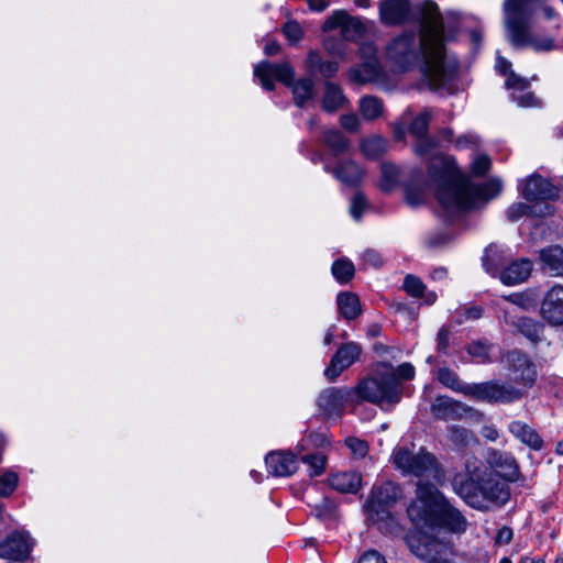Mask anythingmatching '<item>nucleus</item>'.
<instances>
[{"instance_id": "38", "label": "nucleus", "mask_w": 563, "mask_h": 563, "mask_svg": "<svg viewBox=\"0 0 563 563\" xmlns=\"http://www.w3.org/2000/svg\"><path fill=\"white\" fill-rule=\"evenodd\" d=\"M493 344L488 340H476L466 346V352L478 363H489Z\"/></svg>"}, {"instance_id": "2", "label": "nucleus", "mask_w": 563, "mask_h": 563, "mask_svg": "<svg viewBox=\"0 0 563 563\" xmlns=\"http://www.w3.org/2000/svg\"><path fill=\"white\" fill-rule=\"evenodd\" d=\"M407 514L418 529L439 528L461 533L467 526L462 512L453 507L431 483H418L416 499L408 506Z\"/></svg>"}, {"instance_id": "10", "label": "nucleus", "mask_w": 563, "mask_h": 563, "mask_svg": "<svg viewBox=\"0 0 563 563\" xmlns=\"http://www.w3.org/2000/svg\"><path fill=\"white\" fill-rule=\"evenodd\" d=\"M523 397V391L510 384L488 380L476 384L473 399L489 404H510Z\"/></svg>"}, {"instance_id": "62", "label": "nucleus", "mask_w": 563, "mask_h": 563, "mask_svg": "<svg viewBox=\"0 0 563 563\" xmlns=\"http://www.w3.org/2000/svg\"><path fill=\"white\" fill-rule=\"evenodd\" d=\"M514 100H516L522 107H530L534 104L536 97L531 92H525L519 96L512 95Z\"/></svg>"}, {"instance_id": "44", "label": "nucleus", "mask_w": 563, "mask_h": 563, "mask_svg": "<svg viewBox=\"0 0 563 563\" xmlns=\"http://www.w3.org/2000/svg\"><path fill=\"white\" fill-rule=\"evenodd\" d=\"M492 168V159L486 154H479L471 163V174L475 177L485 176Z\"/></svg>"}, {"instance_id": "6", "label": "nucleus", "mask_w": 563, "mask_h": 563, "mask_svg": "<svg viewBox=\"0 0 563 563\" xmlns=\"http://www.w3.org/2000/svg\"><path fill=\"white\" fill-rule=\"evenodd\" d=\"M453 196L442 195V199L453 206L451 212H465L475 208L478 201L487 202L496 198L503 190L499 178H489L482 184H474L468 176L457 179L453 187Z\"/></svg>"}, {"instance_id": "8", "label": "nucleus", "mask_w": 563, "mask_h": 563, "mask_svg": "<svg viewBox=\"0 0 563 563\" xmlns=\"http://www.w3.org/2000/svg\"><path fill=\"white\" fill-rule=\"evenodd\" d=\"M393 463L405 475L416 477H439V463L437 457L421 448L413 453L405 446L396 448L393 452Z\"/></svg>"}, {"instance_id": "11", "label": "nucleus", "mask_w": 563, "mask_h": 563, "mask_svg": "<svg viewBox=\"0 0 563 563\" xmlns=\"http://www.w3.org/2000/svg\"><path fill=\"white\" fill-rule=\"evenodd\" d=\"M430 411L435 420H463L465 418H474L481 416V412L452 397L439 395L431 402Z\"/></svg>"}, {"instance_id": "36", "label": "nucleus", "mask_w": 563, "mask_h": 563, "mask_svg": "<svg viewBox=\"0 0 563 563\" xmlns=\"http://www.w3.org/2000/svg\"><path fill=\"white\" fill-rule=\"evenodd\" d=\"M331 272L338 283L345 285L354 277L355 267L352 261L342 257L333 262Z\"/></svg>"}, {"instance_id": "61", "label": "nucleus", "mask_w": 563, "mask_h": 563, "mask_svg": "<svg viewBox=\"0 0 563 563\" xmlns=\"http://www.w3.org/2000/svg\"><path fill=\"white\" fill-rule=\"evenodd\" d=\"M358 563H387L385 558L377 551H366L358 560Z\"/></svg>"}, {"instance_id": "60", "label": "nucleus", "mask_w": 563, "mask_h": 563, "mask_svg": "<svg viewBox=\"0 0 563 563\" xmlns=\"http://www.w3.org/2000/svg\"><path fill=\"white\" fill-rule=\"evenodd\" d=\"M324 60H322L318 52L311 51L307 56V66L311 71H318Z\"/></svg>"}, {"instance_id": "27", "label": "nucleus", "mask_w": 563, "mask_h": 563, "mask_svg": "<svg viewBox=\"0 0 563 563\" xmlns=\"http://www.w3.org/2000/svg\"><path fill=\"white\" fill-rule=\"evenodd\" d=\"M543 268L551 276L563 277V249L559 245L548 246L539 252Z\"/></svg>"}, {"instance_id": "58", "label": "nucleus", "mask_w": 563, "mask_h": 563, "mask_svg": "<svg viewBox=\"0 0 563 563\" xmlns=\"http://www.w3.org/2000/svg\"><path fill=\"white\" fill-rule=\"evenodd\" d=\"M514 531L510 527L504 526L500 529H498L495 542L497 544H509L512 540Z\"/></svg>"}, {"instance_id": "42", "label": "nucleus", "mask_w": 563, "mask_h": 563, "mask_svg": "<svg viewBox=\"0 0 563 563\" xmlns=\"http://www.w3.org/2000/svg\"><path fill=\"white\" fill-rule=\"evenodd\" d=\"M430 120L431 113L429 111H423L418 114L409 125L410 134L415 137H422L428 135Z\"/></svg>"}, {"instance_id": "17", "label": "nucleus", "mask_w": 563, "mask_h": 563, "mask_svg": "<svg viewBox=\"0 0 563 563\" xmlns=\"http://www.w3.org/2000/svg\"><path fill=\"white\" fill-rule=\"evenodd\" d=\"M540 313L550 325H563V286L554 285L548 290L542 300Z\"/></svg>"}, {"instance_id": "32", "label": "nucleus", "mask_w": 563, "mask_h": 563, "mask_svg": "<svg viewBox=\"0 0 563 563\" xmlns=\"http://www.w3.org/2000/svg\"><path fill=\"white\" fill-rule=\"evenodd\" d=\"M360 148L366 158L378 159L387 152L388 141L380 135H372L361 141Z\"/></svg>"}, {"instance_id": "25", "label": "nucleus", "mask_w": 563, "mask_h": 563, "mask_svg": "<svg viewBox=\"0 0 563 563\" xmlns=\"http://www.w3.org/2000/svg\"><path fill=\"white\" fill-rule=\"evenodd\" d=\"M438 380L446 388H450L451 390L455 393H461L466 397L473 398L475 390H476V384H465L463 383L459 375L449 367H441L438 369L437 374Z\"/></svg>"}, {"instance_id": "40", "label": "nucleus", "mask_w": 563, "mask_h": 563, "mask_svg": "<svg viewBox=\"0 0 563 563\" xmlns=\"http://www.w3.org/2000/svg\"><path fill=\"white\" fill-rule=\"evenodd\" d=\"M446 430L450 442L457 448H465L474 440V433L464 427L452 424Z\"/></svg>"}, {"instance_id": "29", "label": "nucleus", "mask_w": 563, "mask_h": 563, "mask_svg": "<svg viewBox=\"0 0 563 563\" xmlns=\"http://www.w3.org/2000/svg\"><path fill=\"white\" fill-rule=\"evenodd\" d=\"M382 75V68L376 59L367 60L350 70V79L355 84L376 81Z\"/></svg>"}, {"instance_id": "53", "label": "nucleus", "mask_w": 563, "mask_h": 563, "mask_svg": "<svg viewBox=\"0 0 563 563\" xmlns=\"http://www.w3.org/2000/svg\"><path fill=\"white\" fill-rule=\"evenodd\" d=\"M450 329L446 325H442L437 334V351L441 354H448L450 346Z\"/></svg>"}, {"instance_id": "35", "label": "nucleus", "mask_w": 563, "mask_h": 563, "mask_svg": "<svg viewBox=\"0 0 563 563\" xmlns=\"http://www.w3.org/2000/svg\"><path fill=\"white\" fill-rule=\"evenodd\" d=\"M384 111L383 101L375 96H365L360 100V112L366 121L378 119Z\"/></svg>"}, {"instance_id": "20", "label": "nucleus", "mask_w": 563, "mask_h": 563, "mask_svg": "<svg viewBox=\"0 0 563 563\" xmlns=\"http://www.w3.org/2000/svg\"><path fill=\"white\" fill-rule=\"evenodd\" d=\"M508 431L518 441L533 451H541L544 448V441L541 434L525 421H511L508 424Z\"/></svg>"}, {"instance_id": "9", "label": "nucleus", "mask_w": 563, "mask_h": 563, "mask_svg": "<svg viewBox=\"0 0 563 563\" xmlns=\"http://www.w3.org/2000/svg\"><path fill=\"white\" fill-rule=\"evenodd\" d=\"M428 175L438 186L435 192L437 200L443 209L452 211L453 206L449 202L446 203V201L442 199V195L452 196L451 194H454V184L457 179L464 178L465 175L457 169L453 157L444 155H435L430 159L428 164Z\"/></svg>"}, {"instance_id": "5", "label": "nucleus", "mask_w": 563, "mask_h": 563, "mask_svg": "<svg viewBox=\"0 0 563 563\" xmlns=\"http://www.w3.org/2000/svg\"><path fill=\"white\" fill-rule=\"evenodd\" d=\"M385 371H377L375 375L361 379L353 390L361 401H367L382 408L385 405L393 406L398 404L402 397V386L396 377L390 364H383Z\"/></svg>"}, {"instance_id": "26", "label": "nucleus", "mask_w": 563, "mask_h": 563, "mask_svg": "<svg viewBox=\"0 0 563 563\" xmlns=\"http://www.w3.org/2000/svg\"><path fill=\"white\" fill-rule=\"evenodd\" d=\"M330 486L336 492L356 494L362 487V475L357 472H340L329 478Z\"/></svg>"}, {"instance_id": "55", "label": "nucleus", "mask_w": 563, "mask_h": 563, "mask_svg": "<svg viewBox=\"0 0 563 563\" xmlns=\"http://www.w3.org/2000/svg\"><path fill=\"white\" fill-rule=\"evenodd\" d=\"M340 123L349 132H357L360 128V119L355 113L341 115Z\"/></svg>"}, {"instance_id": "1", "label": "nucleus", "mask_w": 563, "mask_h": 563, "mask_svg": "<svg viewBox=\"0 0 563 563\" xmlns=\"http://www.w3.org/2000/svg\"><path fill=\"white\" fill-rule=\"evenodd\" d=\"M419 40L413 30H406L387 45V57L402 71L421 65L422 78L431 90L449 85L456 75V66L445 62V33L443 15L433 1H424L419 9Z\"/></svg>"}, {"instance_id": "45", "label": "nucleus", "mask_w": 563, "mask_h": 563, "mask_svg": "<svg viewBox=\"0 0 563 563\" xmlns=\"http://www.w3.org/2000/svg\"><path fill=\"white\" fill-rule=\"evenodd\" d=\"M19 477L15 472L7 471L0 476V496L9 497L18 486Z\"/></svg>"}, {"instance_id": "18", "label": "nucleus", "mask_w": 563, "mask_h": 563, "mask_svg": "<svg viewBox=\"0 0 563 563\" xmlns=\"http://www.w3.org/2000/svg\"><path fill=\"white\" fill-rule=\"evenodd\" d=\"M267 472L277 477L290 476L298 470L296 454L288 451L271 452L265 457Z\"/></svg>"}, {"instance_id": "34", "label": "nucleus", "mask_w": 563, "mask_h": 563, "mask_svg": "<svg viewBox=\"0 0 563 563\" xmlns=\"http://www.w3.org/2000/svg\"><path fill=\"white\" fill-rule=\"evenodd\" d=\"M482 262L485 271L495 276L504 265L503 250L495 244L488 245L485 249Z\"/></svg>"}, {"instance_id": "14", "label": "nucleus", "mask_w": 563, "mask_h": 563, "mask_svg": "<svg viewBox=\"0 0 563 563\" xmlns=\"http://www.w3.org/2000/svg\"><path fill=\"white\" fill-rule=\"evenodd\" d=\"M523 199L531 202L556 200L559 189L547 178L539 174H532L518 187Z\"/></svg>"}, {"instance_id": "19", "label": "nucleus", "mask_w": 563, "mask_h": 563, "mask_svg": "<svg viewBox=\"0 0 563 563\" xmlns=\"http://www.w3.org/2000/svg\"><path fill=\"white\" fill-rule=\"evenodd\" d=\"M31 552V544L27 536L14 532L0 544V556L14 561H24Z\"/></svg>"}, {"instance_id": "57", "label": "nucleus", "mask_w": 563, "mask_h": 563, "mask_svg": "<svg viewBox=\"0 0 563 563\" xmlns=\"http://www.w3.org/2000/svg\"><path fill=\"white\" fill-rule=\"evenodd\" d=\"M339 70V64L334 60H324L318 73L324 78H332Z\"/></svg>"}, {"instance_id": "50", "label": "nucleus", "mask_w": 563, "mask_h": 563, "mask_svg": "<svg viewBox=\"0 0 563 563\" xmlns=\"http://www.w3.org/2000/svg\"><path fill=\"white\" fill-rule=\"evenodd\" d=\"M345 444L356 457H364L368 452L367 442L358 438L350 437L345 440Z\"/></svg>"}, {"instance_id": "59", "label": "nucleus", "mask_w": 563, "mask_h": 563, "mask_svg": "<svg viewBox=\"0 0 563 563\" xmlns=\"http://www.w3.org/2000/svg\"><path fill=\"white\" fill-rule=\"evenodd\" d=\"M395 375L405 380H410L415 377V367L410 363H402L397 367Z\"/></svg>"}, {"instance_id": "64", "label": "nucleus", "mask_w": 563, "mask_h": 563, "mask_svg": "<svg viewBox=\"0 0 563 563\" xmlns=\"http://www.w3.org/2000/svg\"><path fill=\"white\" fill-rule=\"evenodd\" d=\"M280 51V45L277 41L275 40H267L265 45H264V53L265 55L267 56H275L279 53Z\"/></svg>"}, {"instance_id": "63", "label": "nucleus", "mask_w": 563, "mask_h": 563, "mask_svg": "<svg viewBox=\"0 0 563 563\" xmlns=\"http://www.w3.org/2000/svg\"><path fill=\"white\" fill-rule=\"evenodd\" d=\"M406 200L410 206H418L422 202V195L418 190L407 189L406 190Z\"/></svg>"}, {"instance_id": "21", "label": "nucleus", "mask_w": 563, "mask_h": 563, "mask_svg": "<svg viewBox=\"0 0 563 563\" xmlns=\"http://www.w3.org/2000/svg\"><path fill=\"white\" fill-rule=\"evenodd\" d=\"M411 549L419 559L428 563L439 562L448 551L443 542L429 537L419 539L417 544H411Z\"/></svg>"}, {"instance_id": "52", "label": "nucleus", "mask_w": 563, "mask_h": 563, "mask_svg": "<svg viewBox=\"0 0 563 563\" xmlns=\"http://www.w3.org/2000/svg\"><path fill=\"white\" fill-rule=\"evenodd\" d=\"M435 146L437 142L433 139L429 137L428 135L417 137V142L415 144V152L419 156H427Z\"/></svg>"}, {"instance_id": "15", "label": "nucleus", "mask_w": 563, "mask_h": 563, "mask_svg": "<svg viewBox=\"0 0 563 563\" xmlns=\"http://www.w3.org/2000/svg\"><path fill=\"white\" fill-rule=\"evenodd\" d=\"M508 369L514 373V382L525 387H531L537 380V369L528 354L512 350L506 354Z\"/></svg>"}, {"instance_id": "37", "label": "nucleus", "mask_w": 563, "mask_h": 563, "mask_svg": "<svg viewBox=\"0 0 563 563\" xmlns=\"http://www.w3.org/2000/svg\"><path fill=\"white\" fill-rule=\"evenodd\" d=\"M330 443L325 432L311 431L303 435L301 441L297 444L296 450L300 453L308 448L321 449L329 446Z\"/></svg>"}, {"instance_id": "49", "label": "nucleus", "mask_w": 563, "mask_h": 563, "mask_svg": "<svg viewBox=\"0 0 563 563\" xmlns=\"http://www.w3.org/2000/svg\"><path fill=\"white\" fill-rule=\"evenodd\" d=\"M531 211V207L523 202H515L508 207L506 211L507 219L510 222H516L523 216L528 214Z\"/></svg>"}, {"instance_id": "16", "label": "nucleus", "mask_w": 563, "mask_h": 563, "mask_svg": "<svg viewBox=\"0 0 563 563\" xmlns=\"http://www.w3.org/2000/svg\"><path fill=\"white\" fill-rule=\"evenodd\" d=\"M378 9L384 25L400 26L410 19L411 3L409 0H382Z\"/></svg>"}, {"instance_id": "12", "label": "nucleus", "mask_w": 563, "mask_h": 563, "mask_svg": "<svg viewBox=\"0 0 563 563\" xmlns=\"http://www.w3.org/2000/svg\"><path fill=\"white\" fill-rule=\"evenodd\" d=\"M349 400H353V390L351 388L329 387L319 394L317 406L325 418H338L343 415L345 404Z\"/></svg>"}, {"instance_id": "54", "label": "nucleus", "mask_w": 563, "mask_h": 563, "mask_svg": "<svg viewBox=\"0 0 563 563\" xmlns=\"http://www.w3.org/2000/svg\"><path fill=\"white\" fill-rule=\"evenodd\" d=\"M528 86L529 81L526 78L519 77L514 71H511L506 79V87L508 89H516L523 92Z\"/></svg>"}, {"instance_id": "48", "label": "nucleus", "mask_w": 563, "mask_h": 563, "mask_svg": "<svg viewBox=\"0 0 563 563\" xmlns=\"http://www.w3.org/2000/svg\"><path fill=\"white\" fill-rule=\"evenodd\" d=\"M382 173H383V181H382V189L384 191H389L391 187L397 181V168L391 164H383L382 165Z\"/></svg>"}, {"instance_id": "23", "label": "nucleus", "mask_w": 563, "mask_h": 563, "mask_svg": "<svg viewBox=\"0 0 563 563\" xmlns=\"http://www.w3.org/2000/svg\"><path fill=\"white\" fill-rule=\"evenodd\" d=\"M532 272V262L528 258H520L509 264L501 273L503 284L511 286L526 282Z\"/></svg>"}, {"instance_id": "33", "label": "nucleus", "mask_w": 563, "mask_h": 563, "mask_svg": "<svg viewBox=\"0 0 563 563\" xmlns=\"http://www.w3.org/2000/svg\"><path fill=\"white\" fill-rule=\"evenodd\" d=\"M322 140L334 156L345 153L350 147L349 139L336 129L325 130Z\"/></svg>"}, {"instance_id": "41", "label": "nucleus", "mask_w": 563, "mask_h": 563, "mask_svg": "<svg viewBox=\"0 0 563 563\" xmlns=\"http://www.w3.org/2000/svg\"><path fill=\"white\" fill-rule=\"evenodd\" d=\"M364 32L365 27L362 21L347 13V20L341 30L342 36L347 41H356L363 36Z\"/></svg>"}, {"instance_id": "46", "label": "nucleus", "mask_w": 563, "mask_h": 563, "mask_svg": "<svg viewBox=\"0 0 563 563\" xmlns=\"http://www.w3.org/2000/svg\"><path fill=\"white\" fill-rule=\"evenodd\" d=\"M347 20V12L345 10H335L329 15L323 22L321 29L323 32H330L336 29L343 27L345 21Z\"/></svg>"}, {"instance_id": "39", "label": "nucleus", "mask_w": 563, "mask_h": 563, "mask_svg": "<svg viewBox=\"0 0 563 563\" xmlns=\"http://www.w3.org/2000/svg\"><path fill=\"white\" fill-rule=\"evenodd\" d=\"M301 462L309 467V475L320 476L325 472L327 456L321 452H313L301 455Z\"/></svg>"}, {"instance_id": "22", "label": "nucleus", "mask_w": 563, "mask_h": 563, "mask_svg": "<svg viewBox=\"0 0 563 563\" xmlns=\"http://www.w3.org/2000/svg\"><path fill=\"white\" fill-rule=\"evenodd\" d=\"M512 327L534 345L539 344L544 338V323L531 317L521 316L516 318L512 321Z\"/></svg>"}, {"instance_id": "28", "label": "nucleus", "mask_w": 563, "mask_h": 563, "mask_svg": "<svg viewBox=\"0 0 563 563\" xmlns=\"http://www.w3.org/2000/svg\"><path fill=\"white\" fill-rule=\"evenodd\" d=\"M339 313L346 321L356 319L362 313V306L356 294L342 291L336 297Z\"/></svg>"}, {"instance_id": "51", "label": "nucleus", "mask_w": 563, "mask_h": 563, "mask_svg": "<svg viewBox=\"0 0 563 563\" xmlns=\"http://www.w3.org/2000/svg\"><path fill=\"white\" fill-rule=\"evenodd\" d=\"M366 207V198L362 192H356L351 200V214L355 220H360Z\"/></svg>"}, {"instance_id": "13", "label": "nucleus", "mask_w": 563, "mask_h": 563, "mask_svg": "<svg viewBox=\"0 0 563 563\" xmlns=\"http://www.w3.org/2000/svg\"><path fill=\"white\" fill-rule=\"evenodd\" d=\"M361 344L354 341L342 343L331 357L324 369V376L329 382H334L345 369L352 366L361 356Z\"/></svg>"}, {"instance_id": "24", "label": "nucleus", "mask_w": 563, "mask_h": 563, "mask_svg": "<svg viewBox=\"0 0 563 563\" xmlns=\"http://www.w3.org/2000/svg\"><path fill=\"white\" fill-rule=\"evenodd\" d=\"M324 170L349 186H357L364 176L363 169L354 161L342 162L333 168L325 165Z\"/></svg>"}, {"instance_id": "31", "label": "nucleus", "mask_w": 563, "mask_h": 563, "mask_svg": "<svg viewBox=\"0 0 563 563\" xmlns=\"http://www.w3.org/2000/svg\"><path fill=\"white\" fill-rule=\"evenodd\" d=\"M346 102L347 99L339 85L331 81H327L324 84L322 109L325 112H335L338 109L342 108Z\"/></svg>"}, {"instance_id": "47", "label": "nucleus", "mask_w": 563, "mask_h": 563, "mask_svg": "<svg viewBox=\"0 0 563 563\" xmlns=\"http://www.w3.org/2000/svg\"><path fill=\"white\" fill-rule=\"evenodd\" d=\"M282 32L289 43L295 44L303 37V31L300 24L295 20H288L283 26Z\"/></svg>"}, {"instance_id": "43", "label": "nucleus", "mask_w": 563, "mask_h": 563, "mask_svg": "<svg viewBox=\"0 0 563 563\" xmlns=\"http://www.w3.org/2000/svg\"><path fill=\"white\" fill-rule=\"evenodd\" d=\"M402 288L410 297L413 298L422 297L427 289L426 285L419 277L410 274L404 278Z\"/></svg>"}, {"instance_id": "7", "label": "nucleus", "mask_w": 563, "mask_h": 563, "mask_svg": "<svg viewBox=\"0 0 563 563\" xmlns=\"http://www.w3.org/2000/svg\"><path fill=\"white\" fill-rule=\"evenodd\" d=\"M401 496L400 485L393 481L374 485L363 507L367 520L373 525L387 522L391 519V508Z\"/></svg>"}, {"instance_id": "3", "label": "nucleus", "mask_w": 563, "mask_h": 563, "mask_svg": "<svg viewBox=\"0 0 563 563\" xmlns=\"http://www.w3.org/2000/svg\"><path fill=\"white\" fill-rule=\"evenodd\" d=\"M454 492L472 508L487 511L493 506L501 507L510 498L508 485L489 470H474L466 476H456Z\"/></svg>"}, {"instance_id": "30", "label": "nucleus", "mask_w": 563, "mask_h": 563, "mask_svg": "<svg viewBox=\"0 0 563 563\" xmlns=\"http://www.w3.org/2000/svg\"><path fill=\"white\" fill-rule=\"evenodd\" d=\"M492 463L501 470L505 479L508 482L514 483L521 477L519 464L509 453L494 452Z\"/></svg>"}, {"instance_id": "4", "label": "nucleus", "mask_w": 563, "mask_h": 563, "mask_svg": "<svg viewBox=\"0 0 563 563\" xmlns=\"http://www.w3.org/2000/svg\"><path fill=\"white\" fill-rule=\"evenodd\" d=\"M254 76L260 79L262 87L267 91L275 89L273 79L291 88L295 104L299 108L305 107L307 101L313 98L314 84L312 79L300 78L295 81V70L289 62L274 64L268 60H263L254 67Z\"/></svg>"}, {"instance_id": "56", "label": "nucleus", "mask_w": 563, "mask_h": 563, "mask_svg": "<svg viewBox=\"0 0 563 563\" xmlns=\"http://www.w3.org/2000/svg\"><path fill=\"white\" fill-rule=\"evenodd\" d=\"M363 261L366 265L378 268L383 265L380 254L375 250H366L363 254Z\"/></svg>"}]
</instances>
